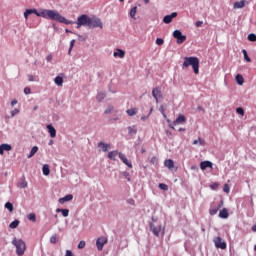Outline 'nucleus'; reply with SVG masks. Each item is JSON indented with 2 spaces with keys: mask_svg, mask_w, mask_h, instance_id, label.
Listing matches in <instances>:
<instances>
[{
  "mask_svg": "<svg viewBox=\"0 0 256 256\" xmlns=\"http://www.w3.org/2000/svg\"><path fill=\"white\" fill-rule=\"evenodd\" d=\"M219 217H221V219H227V217H229V212L227 211L226 208L220 211Z\"/></svg>",
  "mask_w": 256,
  "mask_h": 256,
  "instance_id": "nucleus-22",
  "label": "nucleus"
},
{
  "mask_svg": "<svg viewBox=\"0 0 256 256\" xmlns=\"http://www.w3.org/2000/svg\"><path fill=\"white\" fill-rule=\"evenodd\" d=\"M28 81H35V80L33 79V75H29V76H28Z\"/></svg>",
  "mask_w": 256,
  "mask_h": 256,
  "instance_id": "nucleus-58",
  "label": "nucleus"
},
{
  "mask_svg": "<svg viewBox=\"0 0 256 256\" xmlns=\"http://www.w3.org/2000/svg\"><path fill=\"white\" fill-rule=\"evenodd\" d=\"M187 67H192L195 75H199V58L193 56L185 57L182 68L187 69Z\"/></svg>",
  "mask_w": 256,
  "mask_h": 256,
  "instance_id": "nucleus-2",
  "label": "nucleus"
},
{
  "mask_svg": "<svg viewBox=\"0 0 256 256\" xmlns=\"http://www.w3.org/2000/svg\"><path fill=\"white\" fill-rule=\"evenodd\" d=\"M88 27L89 29H95L97 27H99L100 29H103V22H101V19L97 18V17H90V20L88 22Z\"/></svg>",
  "mask_w": 256,
  "mask_h": 256,
  "instance_id": "nucleus-6",
  "label": "nucleus"
},
{
  "mask_svg": "<svg viewBox=\"0 0 256 256\" xmlns=\"http://www.w3.org/2000/svg\"><path fill=\"white\" fill-rule=\"evenodd\" d=\"M193 145H205V142L198 138L197 140L193 141Z\"/></svg>",
  "mask_w": 256,
  "mask_h": 256,
  "instance_id": "nucleus-38",
  "label": "nucleus"
},
{
  "mask_svg": "<svg viewBox=\"0 0 256 256\" xmlns=\"http://www.w3.org/2000/svg\"><path fill=\"white\" fill-rule=\"evenodd\" d=\"M236 113H238V115H245V110H243V108H237L236 109Z\"/></svg>",
  "mask_w": 256,
  "mask_h": 256,
  "instance_id": "nucleus-47",
  "label": "nucleus"
},
{
  "mask_svg": "<svg viewBox=\"0 0 256 256\" xmlns=\"http://www.w3.org/2000/svg\"><path fill=\"white\" fill-rule=\"evenodd\" d=\"M119 159H121L124 165H127V167H129L130 169L133 168V164H131V162L127 159V156H125V154L119 153Z\"/></svg>",
  "mask_w": 256,
  "mask_h": 256,
  "instance_id": "nucleus-11",
  "label": "nucleus"
},
{
  "mask_svg": "<svg viewBox=\"0 0 256 256\" xmlns=\"http://www.w3.org/2000/svg\"><path fill=\"white\" fill-rule=\"evenodd\" d=\"M185 121H187V119L185 118L184 115H179L176 120L173 122V125H183V123H185Z\"/></svg>",
  "mask_w": 256,
  "mask_h": 256,
  "instance_id": "nucleus-13",
  "label": "nucleus"
},
{
  "mask_svg": "<svg viewBox=\"0 0 256 256\" xmlns=\"http://www.w3.org/2000/svg\"><path fill=\"white\" fill-rule=\"evenodd\" d=\"M58 201L60 204L67 203V201H73V194H68V195L60 198Z\"/></svg>",
  "mask_w": 256,
  "mask_h": 256,
  "instance_id": "nucleus-17",
  "label": "nucleus"
},
{
  "mask_svg": "<svg viewBox=\"0 0 256 256\" xmlns=\"http://www.w3.org/2000/svg\"><path fill=\"white\" fill-rule=\"evenodd\" d=\"M201 25H203V21H197V22L195 23V26H196V27H201Z\"/></svg>",
  "mask_w": 256,
  "mask_h": 256,
  "instance_id": "nucleus-56",
  "label": "nucleus"
},
{
  "mask_svg": "<svg viewBox=\"0 0 256 256\" xmlns=\"http://www.w3.org/2000/svg\"><path fill=\"white\" fill-rule=\"evenodd\" d=\"M217 211H219V208L210 209V215H217Z\"/></svg>",
  "mask_w": 256,
  "mask_h": 256,
  "instance_id": "nucleus-49",
  "label": "nucleus"
},
{
  "mask_svg": "<svg viewBox=\"0 0 256 256\" xmlns=\"http://www.w3.org/2000/svg\"><path fill=\"white\" fill-rule=\"evenodd\" d=\"M12 245H14V247H16L17 255H19V256L25 255V251L27 250L25 241H23L22 239L14 238L12 240Z\"/></svg>",
  "mask_w": 256,
  "mask_h": 256,
  "instance_id": "nucleus-3",
  "label": "nucleus"
},
{
  "mask_svg": "<svg viewBox=\"0 0 256 256\" xmlns=\"http://www.w3.org/2000/svg\"><path fill=\"white\" fill-rule=\"evenodd\" d=\"M24 18L27 20L29 19V14L27 13V11L24 12Z\"/></svg>",
  "mask_w": 256,
  "mask_h": 256,
  "instance_id": "nucleus-57",
  "label": "nucleus"
},
{
  "mask_svg": "<svg viewBox=\"0 0 256 256\" xmlns=\"http://www.w3.org/2000/svg\"><path fill=\"white\" fill-rule=\"evenodd\" d=\"M39 109V106H34V111H37Z\"/></svg>",
  "mask_w": 256,
  "mask_h": 256,
  "instance_id": "nucleus-62",
  "label": "nucleus"
},
{
  "mask_svg": "<svg viewBox=\"0 0 256 256\" xmlns=\"http://www.w3.org/2000/svg\"><path fill=\"white\" fill-rule=\"evenodd\" d=\"M17 113H19V109H14L12 111V117H15V115H17Z\"/></svg>",
  "mask_w": 256,
  "mask_h": 256,
  "instance_id": "nucleus-55",
  "label": "nucleus"
},
{
  "mask_svg": "<svg viewBox=\"0 0 256 256\" xmlns=\"http://www.w3.org/2000/svg\"><path fill=\"white\" fill-rule=\"evenodd\" d=\"M210 189H213V191L219 189V183L215 182L210 185Z\"/></svg>",
  "mask_w": 256,
  "mask_h": 256,
  "instance_id": "nucleus-45",
  "label": "nucleus"
},
{
  "mask_svg": "<svg viewBox=\"0 0 256 256\" xmlns=\"http://www.w3.org/2000/svg\"><path fill=\"white\" fill-rule=\"evenodd\" d=\"M107 245V238L105 236H102L96 240V247L98 251H103V247Z\"/></svg>",
  "mask_w": 256,
  "mask_h": 256,
  "instance_id": "nucleus-9",
  "label": "nucleus"
},
{
  "mask_svg": "<svg viewBox=\"0 0 256 256\" xmlns=\"http://www.w3.org/2000/svg\"><path fill=\"white\" fill-rule=\"evenodd\" d=\"M26 13H28V15H37V9H26Z\"/></svg>",
  "mask_w": 256,
  "mask_h": 256,
  "instance_id": "nucleus-40",
  "label": "nucleus"
},
{
  "mask_svg": "<svg viewBox=\"0 0 256 256\" xmlns=\"http://www.w3.org/2000/svg\"><path fill=\"white\" fill-rule=\"evenodd\" d=\"M37 17H43V19H51L52 21H58V23H64V25H73V21L67 20V18L63 17L59 12L55 10H41L37 12Z\"/></svg>",
  "mask_w": 256,
  "mask_h": 256,
  "instance_id": "nucleus-1",
  "label": "nucleus"
},
{
  "mask_svg": "<svg viewBox=\"0 0 256 256\" xmlns=\"http://www.w3.org/2000/svg\"><path fill=\"white\" fill-rule=\"evenodd\" d=\"M135 15H137V6H134L131 10H130V17L131 19H137L135 18Z\"/></svg>",
  "mask_w": 256,
  "mask_h": 256,
  "instance_id": "nucleus-31",
  "label": "nucleus"
},
{
  "mask_svg": "<svg viewBox=\"0 0 256 256\" xmlns=\"http://www.w3.org/2000/svg\"><path fill=\"white\" fill-rule=\"evenodd\" d=\"M245 3H247V1L242 0L240 2H235L234 3V9H243V7H245Z\"/></svg>",
  "mask_w": 256,
  "mask_h": 256,
  "instance_id": "nucleus-21",
  "label": "nucleus"
},
{
  "mask_svg": "<svg viewBox=\"0 0 256 256\" xmlns=\"http://www.w3.org/2000/svg\"><path fill=\"white\" fill-rule=\"evenodd\" d=\"M152 96L154 97L156 103H159V99H163V93L160 87H156L152 90Z\"/></svg>",
  "mask_w": 256,
  "mask_h": 256,
  "instance_id": "nucleus-10",
  "label": "nucleus"
},
{
  "mask_svg": "<svg viewBox=\"0 0 256 256\" xmlns=\"http://www.w3.org/2000/svg\"><path fill=\"white\" fill-rule=\"evenodd\" d=\"M48 133L50 134V137L53 139L57 137V130H55V127H53L51 124L47 125Z\"/></svg>",
  "mask_w": 256,
  "mask_h": 256,
  "instance_id": "nucleus-15",
  "label": "nucleus"
},
{
  "mask_svg": "<svg viewBox=\"0 0 256 256\" xmlns=\"http://www.w3.org/2000/svg\"><path fill=\"white\" fill-rule=\"evenodd\" d=\"M42 171H43V175H46V176L49 175V173H51V170L49 169L48 164L43 165Z\"/></svg>",
  "mask_w": 256,
  "mask_h": 256,
  "instance_id": "nucleus-29",
  "label": "nucleus"
},
{
  "mask_svg": "<svg viewBox=\"0 0 256 256\" xmlns=\"http://www.w3.org/2000/svg\"><path fill=\"white\" fill-rule=\"evenodd\" d=\"M73 47H75V40H71L70 47L68 50V55H71V51H73Z\"/></svg>",
  "mask_w": 256,
  "mask_h": 256,
  "instance_id": "nucleus-39",
  "label": "nucleus"
},
{
  "mask_svg": "<svg viewBox=\"0 0 256 256\" xmlns=\"http://www.w3.org/2000/svg\"><path fill=\"white\" fill-rule=\"evenodd\" d=\"M57 241H59V236H57V234H54L50 237V243H52L53 245H55Z\"/></svg>",
  "mask_w": 256,
  "mask_h": 256,
  "instance_id": "nucleus-33",
  "label": "nucleus"
},
{
  "mask_svg": "<svg viewBox=\"0 0 256 256\" xmlns=\"http://www.w3.org/2000/svg\"><path fill=\"white\" fill-rule=\"evenodd\" d=\"M248 40L255 42L256 41V35L255 34H249L248 35Z\"/></svg>",
  "mask_w": 256,
  "mask_h": 256,
  "instance_id": "nucleus-46",
  "label": "nucleus"
},
{
  "mask_svg": "<svg viewBox=\"0 0 256 256\" xmlns=\"http://www.w3.org/2000/svg\"><path fill=\"white\" fill-rule=\"evenodd\" d=\"M252 231H256V224L252 226Z\"/></svg>",
  "mask_w": 256,
  "mask_h": 256,
  "instance_id": "nucleus-60",
  "label": "nucleus"
},
{
  "mask_svg": "<svg viewBox=\"0 0 256 256\" xmlns=\"http://www.w3.org/2000/svg\"><path fill=\"white\" fill-rule=\"evenodd\" d=\"M107 97V93L105 92H99L96 96L97 101L101 102L103 99Z\"/></svg>",
  "mask_w": 256,
  "mask_h": 256,
  "instance_id": "nucleus-27",
  "label": "nucleus"
},
{
  "mask_svg": "<svg viewBox=\"0 0 256 256\" xmlns=\"http://www.w3.org/2000/svg\"><path fill=\"white\" fill-rule=\"evenodd\" d=\"M10 229H17L19 227V220H14L12 223L9 225Z\"/></svg>",
  "mask_w": 256,
  "mask_h": 256,
  "instance_id": "nucleus-34",
  "label": "nucleus"
},
{
  "mask_svg": "<svg viewBox=\"0 0 256 256\" xmlns=\"http://www.w3.org/2000/svg\"><path fill=\"white\" fill-rule=\"evenodd\" d=\"M98 147H99V149H102V151H103L104 153H107V151H108L109 149H111V145H110V144H105L104 142H100V143L98 144Z\"/></svg>",
  "mask_w": 256,
  "mask_h": 256,
  "instance_id": "nucleus-18",
  "label": "nucleus"
},
{
  "mask_svg": "<svg viewBox=\"0 0 256 256\" xmlns=\"http://www.w3.org/2000/svg\"><path fill=\"white\" fill-rule=\"evenodd\" d=\"M11 149H13V147H11V145L1 144L0 145V155H3L5 153V151H11Z\"/></svg>",
  "mask_w": 256,
  "mask_h": 256,
  "instance_id": "nucleus-16",
  "label": "nucleus"
},
{
  "mask_svg": "<svg viewBox=\"0 0 256 256\" xmlns=\"http://www.w3.org/2000/svg\"><path fill=\"white\" fill-rule=\"evenodd\" d=\"M90 17L87 14H82L77 18L75 22L77 25V29H81V27H89Z\"/></svg>",
  "mask_w": 256,
  "mask_h": 256,
  "instance_id": "nucleus-5",
  "label": "nucleus"
},
{
  "mask_svg": "<svg viewBox=\"0 0 256 256\" xmlns=\"http://www.w3.org/2000/svg\"><path fill=\"white\" fill-rule=\"evenodd\" d=\"M159 187L162 189V191H168L169 190V186H167V184L160 183Z\"/></svg>",
  "mask_w": 256,
  "mask_h": 256,
  "instance_id": "nucleus-43",
  "label": "nucleus"
},
{
  "mask_svg": "<svg viewBox=\"0 0 256 256\" xmlns=\"http://www.w3.org/2000/svg\"><path fill=\"white\" fill-rule=\"evenodd\" d=\"M145 119H146V117H145V116H143V117L141 118V120H142V121H145Z\"/></svg>",
  "mask_w": 256,
  "mask_h": 256,
  "instance_id": "nucleus-63",
  "label": "nucleus"
},
{
  "mask_svg": "<svg viewBox=\"0 0 256 256\" xmlns=\"http://www.w3.org/2000/svg\"><path fill=\"white\" fill-rule=\"evenodd\" d=\"M11 105H12V107L17 105V100H12Z\"/></svg>",
  "mask_w": 256,
  "mask_h": 256,
  "instance_id": "nucleus-59",
  "label": "nucleus"
},
{
  "mask_svg": "<svg viewBox=\"0 0 256 256\" xmlns=\"http://www.w3.org/2000/svg\"><path fill=\"white\" fill-rule=\"evenodd\" d=\"M164 43H165V40H163L162 38L156 39V45H163Z\"/></svg>",
  "mask_w": 256,
  "mask_h": 256,
  "instance_id": "nucleus-48",
  "label": "nucleus"
},
{
  "mask_svg": "<svg viewBox=\"0 0 256 256\" xmlns=\"http://www.w3.org/2000/svg\"><path fill=\"white\" fill-rule=\"evenodd\" d=\"M146 5H149V0H143Z\"/></svg>",
  "mask_w": 256,
  "mask_h": 256,
  "instance_id": "nucleus-61",
  "label": "nucleus"
},
{
  "mask_svg": "<svg viewBox=\"0 0 256 256\" xmlns=\"http://www.w3.org/2000/svg\"><path fill=\"white\" fill-rule=\"evenodd\" d=\"M111 111H113V106H109L106 110H105V114L109 115V113H111Z\"/></svg>",
  "mask_w": 256,
  "mask_h": 256,
  "instance_id": "nucleus-51",
  "label": "nucleus"
},
{
  "mask_svg": "<svg viewBox=\"0 0 256 256\" xmlns=\"http://www.w3.org/2000/svg\"><path fill=\"white\" fill-rule=\"evenodd\" d=\"M213 243L217 249H227V243L220 236L215 237Z\"/></svg>",
  "mask_w": 256,
  "mask_h": 256,
  "instance_id": "nucleus-7",
  "label": "nucleus"
},
{
  "mask_svg": "<svg viewBox=\"0 0 256 256\" xmlns=\"http://www.w3.org/2000/svg\"><path fill=\"white\" fill-rule=\"evenodd\" d=\"M6 209H8V211L12 212L13 211V204L11 202H7L5 204Z\"/></svg>",
  "mask_w": 256,
  "mask_h": 256,
  "instance_id": "nucleus-42",
  "label": "nucleus"
},
{
  "mask_svg": "<svg viewBox=\"0 0 256 256\" xmlns=\"http://www.w3.org/2000/svg\"><path fill=\"white\" fill-rule=\"evenodd\" d=\"M236 81H237L238 85H243V83H245V79L243 78V76L241 74L236 75Z\"/></svg>",
  "mask_w": 256,
  "mask_h": 256,
  "instance_id": "nucleus-28",
  "label": "nucleus"
},
{
  "mask_svg": "<svg viewBox=\"0 0 256 256\" xmlns=\"http://www.w3.org/2000/svg\"><path fill=\"white\" fill-rule=\"evenodd\" d=\"M223 191L224 193H230L231 188L229 187V184H224Z\"/></svg>",
  "mask_w": 256,
  "mask_h": 256,
  "instance_id": "nucleus-44",
  "label": "nucleus"
},
{
  "mask_svg": "<svg viewBox=\"0 0 256 256\" xmlns=\"http://www.w3.org/2000/svg\"><path fill=\"white\" fill-rule=\"evenodd\" d=\"M117 155H119L118 151H111L108 153V159H112L113 161H116L115 157H117Z\"/></svg>",
  "mask_w": 256,
  "mask_h": 256,
  "instance_id": "nucleus-25",
  "label": "nucleus"
},
{
  "mask_svg": "<svg viewBox=\"0 0 256 256\" xmlns=\"http://www.w3.org/2000/svg\"><path fill=\"white\" fill-rule=\"evenodd\" d=\"M37 151H39V147L37 146H34L31 151H30V154L27 156L28 159H31V157H34L35 156V153H37Z\"/></svg>",
  "mask_w": 256,
  "mask_h": 256,
  "instance_id": "nucleus-26",
  "label": "nucleus"
},
{
  "mask_svg": "<svg viewBox=\"0 0 256 256\" xmlns=\"http://www.w3.org/2000/svg\"><path fill=\"white\" fill-rule=\"evenodd\" d=\"M179 131H185V128H180Z\"/></svg>",
  "mask_w": 256,
  "mask_h": 256,
  "instance_id": "nucleus-64",
  "label": "nucleus"
},
{
  "mask_svg": "<svg viewBox=\"0 0 256 256\" xmlns=\"http://www.w3.org/2000/svg\"><path fill=\"white\" fill-rule=\"evenodd\" d=\"M128 133H129V135H137V129L129 126L128 127Z\"/></svg>",
  "mask_w": 256,
  "mask_h": 256,
  "instance_id": "nucleus-37",
  "label": "nucleus"
},
{
  "mask_svg": "<svg viewBox=\"0 0 256 256\" xmlns=\"http://www.w3.org/2000/svg\"><path fill=\"white\" fill-rule=\"evenodd\" d=\"M57 213H62V215L64 217H69V209H61V208H57L56 209Z\"/></svg>",
  "mask_w": 256,
  "mask_h": 256,
  "instance_id": "nucleus-24",
  "label": "nucleus"
},
{
  "mask_svg": "<svg viewBox=\"0 0 256 256\" xmlns=\"http://www.w3.org/2000/svg\"><path fill=\"white\" fill-rule=\"evenodd\" d=\"M126 113L129 115V117H133V115H137V108L128 109Z\"/></svg>",
  "mask_w": 256,
  "mask_h": 256,
  "instance_id": "nucleus-30",
  "label": "nucleus"
},
{
  "mask_svg": "<svg viewBox=\"0 0 256 256\" xmlns=\"http://www.w3.org/2000/svg\"><path fill=\"white\" fill-rule=\"evenodd\" d=\"M175 17H177V12H173L171 15H166L163 18L164 23H166V25H169V23H171V21H173V19H175Z\"/></svg>",
  "mask_w": 256,
  "mask_h": 256,
  "instance_id": "nucleus-12",
  "label": "nucleus"
},
{
  "mask_svg": "<svg viewBox=\"0 0 256 256\" xmlns=\"http://www.w3.org/2000/svg\"><path fill=\"white\" fill-rule=\"evenodd\" d=\"M164 165L167 167V169H174L175 162L172 159H167L164 161Z\"/></svg>",
  "mask_w": 256,
  "mask_h": 256,
  "instance_id": "nucleus-19",
  "label": "nucleus"
},
{
  "mask_svg": "<svg viewBox=\"0 0 256 256\" xmlns=\"http://www.w3.org/2000/svg\"><path fill=\"white\" fill-rule=\"evenodd\" d=\"M54 83H55L56 85H58V87H63V77L57 76V77L54 79Z\"/></svg>",
  "mask_w": 256,
  "mask_h": 256,
  "instance_id": "nucleus-23",
  "label": "nucleus"
},
{
  "mask_svg": "<svg viewBox=\"0 0 256 256\" xmlns=\"http://www.w3.org/2000/svg\"><path fill=\"white\" fill-rule=\"evenodd\" d=\"M207 167H209L210 169H213V163H211L210 161H203L200 163V169L202 171H205Z\"/></svg>",
  "mask_w": 256,
  "mask_h": 256,
  "instance_id": "nucleus-14",
  "label": "nucleus"
},
{
  "mask_svg": "<svg viewBox=\"0 0 256 256\" xmlns=\"http://www.w3.org/2000/svg\"><path fill=\"white\" fill-rule=\"evenodd\" d=\"M65 256H75L71 250H66Z\"/></svg>",
  "mask_w": 256,
  "mask_h": 256,
  "instance_id": "nucleus-54",
  "label": "nucleus"
},
{
  "mask_svg": "<svg viewBox=\"0 0 256 256\" xmlns=\"http://www.w3.org/2000/svg\"><path fill=\"white\" fill-rule=\"evenodd\" d=\"M46 61L48 63H51V61H53V55L49 54L47 57H46Z\"/></svg>",
  "mask_w": 256,
  "mask_h": 256,
  "instance_id": "nucleus-52",
  "label": "nucleus"
},
{
  "mask_svg": "<svg viewBox=\"0 0 256 256\" xmlns=\"http://www.w3.org/2000/svg\"><path fill=\"white\" fill-rule=\"evenodd\" d=\"M24 93H25V95H29V94L31 93V88L26 87V88L24 89Z\"/></svg>",
  "mask_w": 256,
  "mask_h": 256,
  "instance_id": "nucleus-53",
  "label": "nucleus"
},
{
  "mask_svg": "<svg viewBox=\"0 0 256 256\" xmlns=\"http://www.w3.org/2000/svg\"><path fill=\"white\" fill-rule=\"evenodd\" d=\"M242 53H243L245 61H247V63H251V58L249 57V54H247V50L243 49Z\"/></svg>",
  "mask_w": 256,
  "mask_h": 256,
  "instance_id": "nucleus-35",
  "label": "nucleus"
},
{
  "mask_svg": "<svg viewBox=\"0 0 256 256\" xmlns=\"http://www.w3.org/2000/svg\"><path fill=\"white\" fill-rule=\"evenodd\" d=\"M27 219L35 223V221H37V216L35 215V213H30L27 215Z\"/></svg>",
  "mask_w": 256,
  "mask_h": 256,
  "instance_id": "nucleus-32",
  "label": "nucleus"
},
{
  "mask_svg": "<svg viewBox=\"0 0 256 256\" xmlns=\"http://www.w3.org/2000/svg\"><path fill=\"white\" fill-rule=\"evenodd\" d=\"M78 249H85V241H80L79 242Z\"/></svg>",
  "mask_w": 256,
  "mask_h": 256,
  "instance_id": "nucleus-50",
  "label": "nucleus"
},
{
  "mask_svg": "<svg viewBox=\"0 0 256 256\" xmlns=\"http://www.w3.org/2000/svg\"><path fill=\"white\" fill-rule=\"evenodd\" d=\"M117 52L113 53V57H119L120 59H124L125 58V52L121 49H117Z\"/></svg>",
  "mask_w": 256,
  "mask_h": 256,
  "instance_id": "nucleus-20",
  "label": "nucleus"
},
{
  "mask_svg": "<svg viewBox=\"0 0 256 256\" xmlns=\"http://www.w3.org/2000/svg\"><path fill=\"white\" fill-rule=\"evenodd\" d=\"M19 187L21 189H25L27 187V181H25V179H23L20 183H19Z\"/></svg>",
  "mask_w": 256,
  "mask_h": 256,
  "instance_id": "nucleus-41",
  "label": "nucleus"
},
{
  "mask_svg": "<svg viewBox=\"0 0 256 256\" xmlns=\"http://www.w3.org/2000/svg\"><path fill=\"white\" fill-rule=\"evenodd\" d=\"M166 109H167V105H162L159 108V111L160 113H162L163 117H167V115L165 114Z\"/></svg>",
  "mask_w": 256,
  "mask_h": 256,
  "instance_id": "nucleus-36",
  "label": "nucleus"
},
{
  "mask_svg": "<svg viewBox=\"0 0 256 256\" xmlns=\"http://www.w3.org/2000/svg\"><path fill=\"white\" fill-rule=\"evenodd\" d=\"M173 37L174 39H177L178 45H181L182 43H185V41H187V36L183 35L180 30H175L173 32Z\"/></svg>",
  "mask_w": 256,
  "mask_h": 256,
  "instance_id": "nucleus-8",
  "label": "nucleus"
},
{
  "mask_svg": "<svg viewBox=\"0 0 256 256\" xmlns=\"http://www.w3.org/2000/svg\"><path fill=\"white\" fill-rule=\"evenodd\" d=\"M150 231L155 237H163L165 235V227L161 224L150 223Z\"/></svg>",
  "mask_w": 256,
  "mask_h": 256,
  "instance_id": "nucleus-4",
  "label": "nucleus"
}]
</instances>
